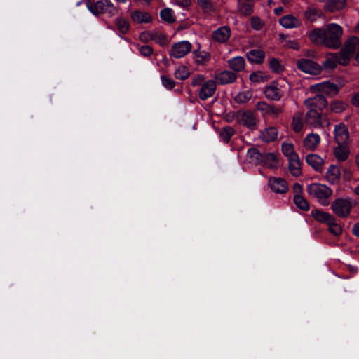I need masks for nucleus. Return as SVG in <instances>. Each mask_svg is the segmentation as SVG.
Masks as SVG:
<instances>
[{
    "label": "nucleus",
    "instance_id": "nucleus-54",
    "mask_svg": "<svg viewBox=\"0 0 359 359\" xmlns=\"http://www.w3.org/2000/svg\"><path fill=\"white\" fill-rule=\"evenodd\" d=\"M172 3L174 5L179 6L183 8H187L191 4L190 0H172Z\"/></svg>",
    "mask_w": 359,
    "mask_h": 359
},
{
    "label": "nucleus",
    "instance_id": "nucleus-59",
    "mask_svg": "<svg viewBox=\"0 0 359 359\" xmlns=\"http://www.w3.org/2000/svg\"><path fill=\"white\" fill-rule=\"evenodd\" d=\"M351 102L353 105L359 107V93L353 96Z\"/></svg>",
    "mask_w": 359,
    "mask_h": 359
},
{
    "label": "nucleus",
    "instance_id": "nucleus-14",
    "mask_svg": "<svg viewBox=\"0 0 359 359\" xmlns=\"http://www.w3.org/2000/svg\"><path fill=\"white\" fill-rule=\"evenodd\" d=\"M320 142L321 138L318 134L311 133L307 134L303 140V147L306 151H315Z\"/></svg>",
    "mask_w": 359,
    "mask_h": 359
},
{
    "label": "nucleus",
    "instance_id": "nucleus-60",
    "mask_svg": "<svg viewBox=\"0 0 359 359\" xmlns=\"http://www.w3.org/2000/svg\"><path fill=\"white\" fill-rule=\"evenodd\" d=\"M353 233L354 235L359 237V223H358L353 226Z\"/></svg>",
    "mask_w": 359,
    "mask_h": 359
},
{
    "label": "nucleus",
    "instance_id": "nucleus-44",
    "mask_svg": "<svg viewBox=\"0 0 359 359\" xmlns=\"http://www.w3.org/2000/svg\"><path fill=\"white\" fill-rule=\"evenodd\" d=\"M210 59V55L207 52H199L195 53V61L198 65H204Z\"/></svg>",
    "mask_w": 359,
    "mask_h": 359
},
{
    "label": "nucleus",
    "instance_id": "nucleus-49",
    "mask_svg": "<svg viewBox=\"0 0 359 359\" xmlns=\"http://www.w3.org/2000/svg\"><path fill=\"white\" fill-rule=\"evenodd\" d=\"M161 80L162 85L168 90H171L175 86V81L165 76H161Z\"/></svg>",
    "mask_w": 359,
    "mask_h": 359
},
{
    "label": "nucleus",
    "instance_id": "nucleus-10",
    "mask_svg": "<svg viewBox=\"0 0 359 359\" xmlns=\"http://www.w3.org/2000/svg\"><path fill=\"white\" fill-rule=\"evenodd\" d=\"M359 47V38L351 36L344 43V48L340 50L344 57L347 58L348 62L355 50Z\"/></svg>",
    "mask_w": 359,
    "mask_h": 359
},
{
    "label": "nucleus",
    "instance_id": "nucleus-58",
    "mask_svg": "<svg viewBox=\"0 0 359 359\" xmlns=\"http://www.w3.org/2000/svg\"><path fill=\"white\" fill-rule=\"evenodd\" d=\"M302 191V187L299 183H295L293 185V191L295 193V194H300Z\"/></svg>",
    "mask_w": 359,
    "mask_h": 359
},
{
    "label": "nucleus",
    "instance_id": "nucleus-19",
    "mask_svg": "<svg viewBox=\"0 0 359 359\" xmlns=\"http://www.w3.org/2000/svg\"><path fill=\"white\" fill-rule=\"evenodd\" d=\"M305 122L313 128H318L323 124V117L316 109H309L306 114Z\"/></svg>",
    "mask_w": 359,
    "mask_h": 359
},
{
    "label": "nucleus",
    "instance_id": "nucleus-47",
    "mask_svg": "<svg viewBox=\"0 0 359 359\" xmlns=\"http://www.w3.org/2000/svg\"><path fill=\"white\" fill-rule=\"evenodd\" d=\"M329 226V231L334 236H339L341 233L342 229L339 224L335 223L334 218L332 219V222L327 224Z\"/></svg>",
    "mask_w": 359,
    "mask_h": 359
},
{
    "label": "nucleus",
    "instance_id": "nucleus-21",
    "mask_svg": "<svg viewBox=\"0 0 359 359\" xmlns=\"http://www.w3.org/2000/svg\"><path fill=\"white\" fill-rule=\"evenodd\" d=\"M341 177L340 169L337 165H331L325 175V178L327 181L330 184H337L339 182Z\"/></svg>",
    "mask_w": 359,
    "mask_h": 359
},
{
    "label": "nucleus",
    "instance_id": "nucleus-18",
    "mask_svg": "<svg viewBox=\"0 0 359 359\" xmlns=\"http://www.w3.org/2000/svg\"><path fill=\"white\" fill-rule=\"evenodd\" d=\"M306 162L318 172H322L325 168V160L318 154H311L306 156Z\"/></svg>",
    "mask_w": 359,
    "mask_h": 359
},
{
    "label": "nucleus",
    "instance_id": "nucleus-15",
    "mask_svg": "<svg viewBox=\"0 0 359 359\" xmlns=\"http://www.w3.org/2000/svg\"><path fill=\"white\" fill-rule=\"evenodd\" d=\"M334 139L339 145H345L349 139V133L347 127L340 123L334 126Z\"/></svg>",
    "mask_w": 359,
    "mask_h": 359
},
{
    "label": "nucleus",
    "instance_id": "nucleus-64",
    "mask_svg": "<svg viewBox=\"0 0 359 359\" xmlns=\"http://www.w3.org/2000/svg\"><path fill=\"white\" fill-rule=\"evenodd\" d=\"M355 32H359V22L355 26Z\"/></svg>",
    "mask_w": 359,
    "mask_h": 359
},
{
    "label": "nucleus",
    "instance_id": "nucleus-13",
    "mask_svg": "<svg viewBox=\"0 0 359 359\" xmlns=\"http://www.w3.org/2000/svg\"><path fill=\"white\" fill-rule=\"evenodd\" d=\"M268 185L272 191L277 194H284L288 191L287 182L281 177H270Z\"/></svg>",
    "mask_w": 359,
    "mask_h": 359
},
{
    "label": "nucleus",
    "instance_id": "nucleus-46",
    "mask_svg": "<svg viewBox=\"0 0 359 359\" xmlns=\"http://www.w3.org/2000/svg\"><path fill=\"white\" fill-rule=\"evenodd\" d=\"M346 4V0H330L329 8L330 11L342 9Z\"/></svg>",
    "mask_w": 359,
    "mask_h": 359
},
{
    "label": "nucleus",
    "instance_id": "nucleus-50",
    "mask_svg": "<svg viewBox=\"0 0 359 359\" xmlns=\"http://www.w3.org/2000/svg\"><path fill=\"white\" fill-rule=\"evenodd\" d=\"M269 66L271 69L274 72L279 73L283 70V67L281 65L280 62L276 58L271 59Z\"/></svg>",
    "mask_w": 359,
    "mask_h": 359
},
{
    "label": "nucleus",
    "instance_id": "nucleus-17",
    "mask_svg": "<svg viewBox=\"0 0 359 359\" xmlns=\"http://www.w3.org/2000/svg\"><path fill=\"white\" fill-rule=\"evenodd\" d=\"M231 34V29L229 26H222L212 32V38L215 41L223 43L229 40Z\"/></svg>",
    "mask_w": 359,
    "mask_h": 359
},
{
    "label": "nucleus",
    "instance_id": "nucleus-41",
    "mask_svg": "<svg viewBox=\"0 0 359 359\" xmlns=\"http://www.w3.org/2000/svg\"><path fill=\"white\" fill-rule=\"evenodd\" d=\"M234 134V130L230 126L223 128L220 131V137L222 141L227 143Z\"/></svg>",
    "mask_w": 359,
    "mask_h": 359
},
{
    "label": "nucleus",
    "instance_id": "nucleus-9",
    "mask_svg": "<svg viewBox=\"0 0 359 359\" xmlns=\"http://www.w3.org/2000/svg\"><path fill=\"white\" fill-rule=\"evenodd\" d=\"M297 67L302 72L310 74H318L320 72L318 64L309 59H301L297 63Z\"/></svg>",
    "mask_w": 359,
    "mask_h": 359
},
{
    "label": "nucleus",
    "instance_id": "nucleus-55",
    "mask_svg": "<svg viewBox=\"0 0 359 359\" xmlns=\"http://www.w3.org/2000/svg\"><path fill=\"white\" fill-rule=\"evenodd\" d=\"M250 79L252 82L259 83L263 79V76L261 72H253L250 75Z\"/></svg>",
    "mask_w": 359,
    "mask_h": 359
},
{
    "label": "nucleus",
    "instance_id": "nucleus-45",
    "mask_svg": "<svg viewBox=\"0 0 359 359\" xmlns=\"http://www.w3.org/2000/svg\"><path fill=\"white\" fill-rule=\"evenodd\" d=\"M116 25L117 27V29L121 32V33H126L130 27L129 22L127 20L119 18L116 19Z\"/></svg>",
    "mask_w": 359,
    "mask_h": 359
},
{
    "label": "nucleus",
    "instance_id": "nucleus-2",
    "mask_svg": "<svg viewBox=\"0 0 359 359\" xmlns=\"http://www.w3.org/2000/svg\"><path fill=\"white\" fill-rule=\"evenodd\" d=\"M289 89L290 85L285 80L278 79L266 86L264 94L269 100L278 101L287 93Z\"/></svg>",
    "mask_w": 359,
    "mask_h": 359
},
{
    "label": "nucleus",
    "instance_id": "nucleus-40",
    "mask_svg": "<svg viewBox=\"0 0 359 359\" xmlns=\"http://www.w3.org/2000/svg\"><path fill=\"white\" fill-rule=\"evenodd\" d=\"M344 145H339L334 149V155L339 161H345L348 156L347 149L344 147Z\"/></svg>",
    "mask_w": 359,
    "mask_h": 359
},
{
    "label": "nucleus",
    "instance_id": "nucleus-11",
    "mask_svg": "<svg viewBox=\"0 0 359 359\" xmlns=\"http://www.w3.org/2000/svg\"><path fill=\"white\" fill-rule=\"evenodd\" d=\"M348 62L347 58L344 57L341 52L327 55V59L323 62V66L327 69H333L338 64L346 65Z\"/></svg>",
    "mask_w": 359,
    "mask_h": 359
},
{
    "label": "nucleus",
    "instance_id": "nucleus-5",
    "mask_svg": "<svg viewBox=\"0 0 359 359\" xmlns=\"http://www.w3.org/2000/svg\"><path fill=\"white\" fill-rule=\"evenodd\" d=\"M87 7L95 15L106 14L111 17L116 15L118 12V7L115 6L110 0H100L94 4H88Z\"/></svg>",
    "mask_w": 359,
    "mask_h": 359
},
{
    "label": "nucleus",
    "instance_id": "nucleus-6",
    "mask_svg": "<svg viewBox=\"0 0 359 359\" xmlns=\"http://www.w3.org/2000/svg\"><path fill=\"white\" fill-rule=\"evenodd\" d=\"M355 205L354 201L349 198H337L332 203V211L339 217H346L349 215Z\"/></svg>",
    "mask_w": 359,
    "mask_h": 359
},
{
    "label": "nucleus",
    "instance_id": "nucleus-35",
    "mask_svg": "<svg viewBox=\"0 0 359 359\" xmlns=\"http://www.w3.org/2000/svg\"><path fill=\"white\" fill-rule=\"evenodd\" d=\"M282 152L283 154L287 157V159H290L291 158L296 157L298 155L297 153L294 151V146L291 143L283 142L282 144Z\"/></svg>",
    "mask_w": 359,
    "mask_h": 359
},
{
    "label": "nucleus",
    "instance_id": "nucleus-61",
    "mask_svg": "<svg viewBox=\"0 0 359 359\" xmlns=\"http://www.w3.org/2000/svg\"><path fill=\"white\" fill-rule=\"evenodd\" d=\"M283 8L281 6L274 8V13L278 15H280L283 13Z\"/></svg>",
    "mask_w": 359,
    "mask_h": 359
},
{
    "label": "nucleus",
    "instance_id": "nucleus-3",
    "mask_svg": "<svg viewBox=\"0 0 359 359\" xmlns=\"http://www.w3.org/2000/svg\"><path fill=\"white\" fill-rule=\"evenodd\" d=\"M191 84L194 87H201L198 95L202 100H205L213 96L216 90V82L212 79L205 81V77L202 74H197L193 76Z\"/></svg>",
    "mask_w": 359,
    "mask_h": 359
},
{
    "label": "nucleus",
    "instance_id": "nucleus-23",
    "mask_svg": "<svg viewBox=\"0 0 359 359\" xmlns=\"http://www.w3.org/2000/svg\"><path fill=\"white\" fill-rule=\"evenodd\" d=\"M259 137L265 142H273L277 139L278 130L276 127L269 126L260 132Z\"/></svg>",
    "mask_w": 359,
    "mask_h": 359
},
{
    "label": "nucleus",
    "instance_id": "nucleus-22",
    "mask_svg": "<svg viewBox=\"0 0 359 359\" xmlns=\"http://www.w3.org/2000/svg\"><path fill=\"white\" fill-rule=\"evenodd\" d=\"M279 23L286 29L296 28L300 26V20L293 15H286L279 19Z\"/></svg>",
    "mask_w": 359,
    "mask_h": 359
},
{
    "label": "nucleus",
    "instance_id": "nucleus-51",
    "mask_svg": "<svg viewBox=\"0 0 359 359\" xmlns=\"http://www.w3.org/2000/svg\"><path fill=\"white\" fill-rule=\"evenodd\" d=\"M140 53L144 57H149L153 53V48L149 46H142L139 48Z\"/></svg>",
    "mask_w": 359,
    "mask_h": 359
},
{
    "label": "nucleus",
    "instance_id": "nucleus-34",
    "mask_svg": "<svg viewBox=\"0 0 359 359\" xmlns=\"http://www.w3.org/2000/svg\"><path fill=\"white\" fill-rule=\"evenodd\" d=\"M198 7L206 14H210L215 8L210 0H197Z\"/></svg>",
    "mask_w": 359,
    "mask_h": 359
},
{
    "label": "nucleus",
    "instance_id": "nucleus-28",
    "mask_svg": "<svg viewBox=\"0 0 359 359\" xmlns=\"http://www.w3.org/2000/svg\"><path fill=\"white\" fill-rule=\"evenodd\" d=\"M238 10L243 15H250L254 11V4L251 0H238Z\"/></svg>",
    "mask_w": 359,
    "mask_h": 359
},
{
    "label": "nucleus",
    "instance_id": "nucleus-38",
    "mask_svg": "<svg viewBox=\"0 0 359 359\" xmlns=\"http://www.w3.org/2000/svg\"><path fill=\"white\" fill-rule=\"evenodd\" d=\"M304 125L303 116L300 113H297L294 116L292 121V128L296 132H300Z\"/></svg>",
    "mask_w": 359,
    "mask_h": 359
},
{
    "label": "nucleus",
    "instance_id": "nucleus-33",
    "mask_svg": "<svg viewBox=\"0 0 359 359\" xmlns=\"http://www.w3.org/2000/svg\"><path fill=\"white\" fill-rule=\"evenodd\" d=\"M151 41H154L161 46H164L168 44L166 36L159 30L151 31Z\"/></svg>",
    "mask_w": 359,
    "mask_h": 359
},
{
    "label": "nucleus",
    "instance_id": "nucleus-32",
    "mask_svg": "<svg viewBox=\"0 0 359 359\" xmlns=\"http://www.w3.org/2000/svg\"><path fill=\"white\" fill-rule=\"evenodd\" d=\"M252 97V92L250 90H245L239 92L234 97L236 102L244 104L248 102Z\"/></svg>",
    "mask_w": 359,
    "mask_h": 359
},
{
    "label": "nucleus",
    "instance_id": "nucleus-16",
    "mask_svg": "<svg viewBox=\"0 0 359 359\" xmlns=\"http://www.w3.org/2000/svg\"><path fill=\"white\" fill-rule=\"evenodd\" d=\"M313 91L324 93L330 96H334L339 92L338 87L330 82H323L312 86Z\"/></svg>",
    "mask_w": 359,
    "mask_h": 359
},
{
    "label": "nucleus",
    "instance_id": "nucleus-57",
    "mask_svg": "<svg viewBox=\"0 0 359 359\" xmlns=\"http://www.w3.org/2000/svg\"><path fill=\"white\" fill-rule=\"evenodd\" d=\"M282 112V109L279 107H276L273 105H270L269 111L267 112V114H272L277 116L278 114H280Z\"/></svg>",
    "mask_w": 359,
    "mask_h": 359
},
{
    "label": "nucleus",
    "instance_id": "nucleus-4",
    "mask_svg": "<svg viewBox=\"0 0 359 359\" xmlns=\"http://www.w3.org/2000/svg\"><path fill=\"white\" fill-rule=\"evenodd\" d=\"M307 193L310 196L316 198L321 205H327L328 198L332 195V190L326 185L314 183L306 187Z\"/></svg>",
    "mask_w": 359,
    "mask_h": 359
},
{
    "label": "nucleus",
    "instance_id": "nucleus-48",
    "mask_svg": "<svg viewBox=\"0 0 359 359\" xmlns=\"http://www.w3.org/2000/svg\"><path fill=\"white\" fill-rule=\"evenodd\" d=\"M250 25L253 29L259 31L262 29L264 24L259 18L253 16L250 18Z\"/></svg>",
    "mask_w": 359,
    "mask_h": 359
},
{
    "label": "nucleus",
    "instance_id": "nucleus-27",
    "mask_svg": "<svg viewBox=\"0 0 359 359\" xmlns=\"http://www.w3.org/2000/svg\"><path fill=\"white\" fill-rule=\"evenodd\" d=\"M229 67L234 72H241L245 67V60L241 56L234 57L227 61Z\"/></svg>",
    "mask_w": 359,
    "mask_h": 359
},
{
    "label": "nucleus",
    "instance_id": "nucleus-56",
    "mask_svg": "<svg viewBox=\"0 0 359 359\" xmlns=\"http://www.w3.org/2000/svg\"><path fill=\"white\" fill-rule=\"evenodd\" d=\"M287 48H292L294 50H299L300 48V46L299 43L295 40H288L286 41L285 45Z\"/></svg>",
    "mask_w": 359,
    "mask_h": 359
},
{
    "label": "nucleus",
    "instance_id": "nucleus-29",
    "mask_svg": "<svg viewBox=\"0 0 359 359\" xmlns=\"http://www.w3.org/2000/svg\"><path fill=\"white\" fill-rule=\"evenodd\" d=\"M261 164L270 169H276L278 167V161L273 153H266L264 154Z\"/></svg>",
    "mask_w": 359,
    "mask_h": 359
},
{
    "label": "nucleus",
    "instance_id": "nucleus-20",
    "mask_svg": "<svg viewBox=\"0 0 359 359\" xmlns=\"http://www.w3.org/2000/svg\"><path fill=\"white\" fill-rule=\"evenodd\" d=\"M215 78L220 84L226 85L234 82L237 79V75L229 70H224L216 74Z\"/></svg>",
    "mask_w": 359,
    "mask_h": 359
},
{
    "label": "nucleus",
    "instance_id": "nucleus-43",
    "mask_svg": "<svg viewBox=\"0 0 359 359\" xmlns=\"http://www.w3.org/2000/svg\"><path fill=\"white\" fill-rule=\"evenodd\" d=\"M161 18L168 22H172L175 20L173 11L171 8H164L160 13Z\"/></svg>",
    "mask_w": 359,
    "mask_h": 359
},
{
    "label": "nucleus",
    "instance_id": "nucleus-12",
    "mask_svg": "<svg viewBox=\"0 0 359 359\" xmlns=\"http://www.w3.org/2000/svg\"><path fill=\"white\" fill-rule=\"evenodd\" d=\"M304 104L309 109L321 111L327 106V101L322 95H316L304 100Z\"/></svg>",
    "mask_w": 359,
    "mask_h": 359
},
{
    "label": "nucleus",
    "instance_id": "nucleus-7",
    "mask_svg": "<svg viewBox=\"0 0 359 359\" xmlns=\"http://www.w3.org/2000/svg\"><path fill=\"white\" fill-rule=\"evenodd\" d=\"M236 118L239 124L252 130H255L257 127V117L252 111H239L237 112Z\"/></svg>",
    "mask_w": 359,
    "mask_h": 359
},
{
    "label": "nucleus",
    "instance_id": "nucleus-30",
    "mask_svg": "<svg viewBox=\"0 0 359 359\" xmlns=\"http://www.w3.org/2000/svg\"><path fill=\"white\" fill-rule=\"evenodd\" d=\"M264 154H261L257 149L250 147L247 151V158L249 162L255 165L261 164Z\"/></svg>",
    "mask_w": 359,
    "mask_h": 359
},
{
    "label": "nucleus",
    "instance_id": "nucleus-63",
    "mask_svg": "<svg viewBox=\"0 0 359 359\" xmlns=\"http://www.w3.org/2000/svg\"><path fill=\"white\" fill-rule=\"evenodd\" d=\"M355 191L356 194H358L359 196V184L355 188Z\"/></svg>",
    "mask_w": 359,
    "mask_h": 359
},
{
    "label": "nucleus",
    "instance_id": "nucleus-1",
    "mask_svg": "<svg viewBox=\"0 0 359 359\" xmlns=\"http://www.w3.org/2000/svg\"><path fill=\"white\" fill-rule=\"evenodd\" d=\"M343 28L337 23H329L323 27L316 28L309 34V39L316 45L331 49H338L342 43Z\"/></svg>",
    "mask_w": 359,
    "mask_h": 359
},
{
    "label": "nucleus",
    "instance_id": "nucleus-62",
    "mask_svg": "<svg viewBox=\"0 0 359 359\" xmlns=\"http://www.w3.org/2000/svg\"><path fill=\"white\" fill-rule=\"evenodd\" d=\"M355 163L359 168V154L357 155L356 158H355Z\"/></svg>",
    "mask_w": 359,
    "mask_h": 359
},
{
    "label": "nucleus",
    "instance_id": "nucleus-8",
    "mask_svg": "<svg viewBox=\"0 0 359 359\" xmlns=\"http://www.w3.org/2000/svg\"><path fill=\"white\" fill-rule=\"evenodd\" d=\"M192 48L191 43L188 41H182L172 44L170 51V56L180 59L188 54Z\"/></svg>",
    "mask_w": 359,
    "mask_h": 359
},
{
    "label": "nucleus",
    "instance_id": "nucleus-31",
    "mask_svg": "<svg viewBox=\"0 0 359 359\" xmlns=\"http://www.w3.org/2000/svg\"><path fill=\"white\" fill-rule=\"evenodd\" d=\"M311 215L317 221L326 224L332 222V219L333 218V216H332L330 213L318 210H313L311 211Z\"/></svg>",
    "mask_w": 359,
    "mask_h": 359
},
{
    "label": "nucleus",
    "instance_id": "nucleus-52",
    "mask_svg": "<svg viewBox=\"0 0 359 359\" xmlns=\"http://www.w3.org/2000/svg\"><path fill=\"white\" fill-rule=\"evenodd\" d=\"M270 105L265 102H258L256 104V108L263 114H267L269 111Z\"/></svg>",
    "mask_w": 359,
    "mask_h": 359
},
{
    "label": "nucleus",
    "instance_id": "nucleus-36",
    "mask_svg": "<svg viewBox=\"0 0 359 359\" xmlns=\"http://www.w3.org/2000/svg\"><path fill=\"white\" fill-rule=\"evenodd\" d=\"M174 75L177 79L185 80L190 76V71L186 66L181 65L176 68Z\"/></svg>",
    "mask_w": 359,
    "mask_h": 359
},
{
    "label": "nucleus",
    "instance_id": "nucleus-42",
    "mask_svg": "<svg viewBox=\"0 0 359 359\" xmlns=\"http://www.w3.org/2000/svg\"><path fill=\"white\" fill-rule=\"evenodd\" d=\"M321 12L319 9L315 7H309L305 12V17L310 21H314L320 16Z\"/></svg>",
    "mask_w": 359,
    "mask_h": 359
},
{
    "label": "nucleus",
    "instance_id": "nucleus-39",
    "mask_svg": "<svg viewBox=\"0 0 359 359\" xmlns=\"http://www.w3.org/2000/svg\"><path fill=\"white\" fill-rule=\"evenodd\" d=\"M348 107V104L340 100H334L330 104V109L335 113H341Z\"/></svg>",
    "mask_w": 359,
    "mask_h": 359
},
{
    "label": "nucleus",
    "instance_id": "nucleus-37",
    "mask_svg": "<svg viewBox=\"0 0 359 359\" xmlns=\"http://www.w3.org/2000/svg\"><path fill=\"white\" fill-rule=\"evenodd\" d=\"M294 202L299 209L304 211L309 210V203L301 194H295L294 196Z\"/></svg>",
    "mask_w": 359,
    "mask_h": 359
},
{
    "label": "nucleus",
    "instance_id": "nucleus-26",
    "mask_svg": "<svg viewBox=\"0 0 359 359\" xmlns=\"http://www.w3.org/2000/svg\"><path fill=\"white\" fill-rule=\"evenodd\" d=\"M288 168L293 176L299 177L302 175L301 162L299 156L288 160Z\"/></svg>",
    "mask_w": 359,
    "mask_h": 359
},
{
    "label": "nucleus",
    "instance_id": "nucleus-25",
    "mask_svg": "<svg viewBox=\"0 0 359 359\" xmlns=\"http://www.w3.org/2000/svg\"><path fill=\"white\" fill-rule=\"evenodd\" d=\"M247 58L251 63L261 64L265 58V53L261 49H252L247 53Z\"/></svg>",
    "mask_w": 359,
    "mask_h": 359
},
{
    "label": "nucleus",
    "instance_id": "nucleus-24",
    "mask_svg": "<svg viewBox=\"0 0 359 359\" xmlns=\"http://www.w3.org/2000/svg\"><path fill=\"white\" fill-rule=\"evenodd\" d=\"M130 18L133 22L137 24L149 23L151 22L152 18L147 12L135 10L130 14Z\"/></svg>",
    "mask_w": 359,
    "mask_h": 359
},
{
    "label": "nucleus",
    "instance_id": "nucleus-53",
    "mask_svg": "<svg viewBox=\"0 0 359 359\" xmlns=\"http://www.w3.org/2000/svg\"><path fill=\"white\" fill-rule=\"evenodd\" d=\"M139 39L141 41L147 43L151 41V31H144L140 34Z\"/></svg>",
    "mask_w": 359,
    "mask_h": 359
}]
</instances>
